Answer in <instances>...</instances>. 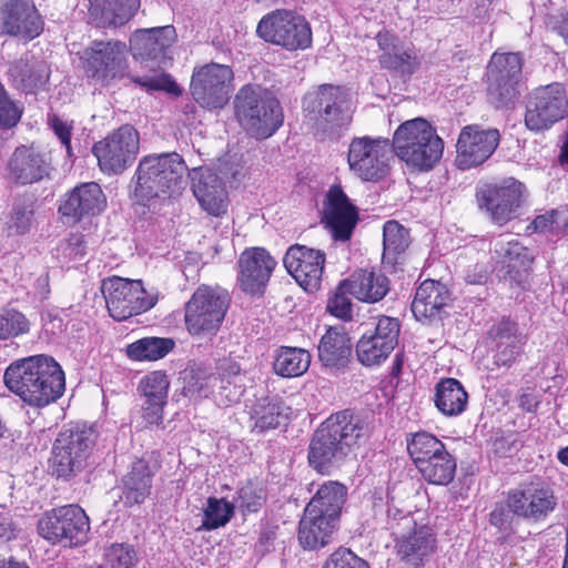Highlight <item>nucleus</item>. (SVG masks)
Wrapping results in <instances>:
<instances>
[{
    "label": "nucleus",
    "instance_id": "obj_1",
    "mask_svg": "<svg viewBox=\"0 0 568 568\" xmlns=\"http://www.w3.org/2000/svg\"><path fill=\"white\" fill-rule=\"evenodd\" d=\"M3 379L10 392L36 408L57 402L65 389L61 366L47 355L30 356L10 364Z\"/></svg>",
    "mask_w": 568,
    "mask_h": 568
},
{
    "label": "nucleus",
    "instance_id": "obj_2",
    "mask_svg": "<svg viewBox=\"0 0 568 568\" xmlns=\"http://www.w3.org/2000/svg\"><path fill=\"white\" fill-rule=\"evenodd\" d=\"M373 427L367 418L347 410L327 418L314 433L308 449V462L318 473L338 467L354 446L369 437Z\"/></svg>",
    "mask_w": 568,
    "mask_h": 568
},
{
    "label": "nucleus",
    "instance_id": "obj_3",
    "mask_svg": "<svg viewBox=\"0 0 568 568\" xmlns=\"http://www.w3.org/2000/svg\"><path fill=\"white\" fill-rule=\"evenodd\" d=\"M187 173V165L176 152L145 155L134 174V195L140 201L174 197L185 187Z\"/></svg>",
    "mask_w": 568,
    "mask_h": 568
},
{
    "label": "nucleus",
    "instance_id": "obj_4",
    "mask_svg": "<svg viewBox=\"0 0 568 568\" xmlns=\"http://www.w3.org/2000/svg\"><path fill=\"white\" fill-rule=\"evenodd\" d=\"M396 155L408 166L429 171L440 160L444 141L425 119L416 118L402 123L393 136Z\"/></svg>",
    "mask_w": 568,
    "mask_h": 568
},
{
    "label": "nucleus",
    "instance_id": "obj_5",
    "mask_svg": "<svg viewBox=\"0 0 568 568\" xmlns=\"http://www.w3.org/2000/svg\"><path fill=\"white\" fill-rule=\"evenodd\" d=\"M241 126L256 139H267L283 124L282 106L274 94L260 85H245L234 100Z\"/></svg>",
    "mask_w": 568,
    "mask_h": 568
},
{
    "label": "nucleus",
    "instance_id": "obj_6",
    "mask_svg": "<svg viewBox=\"0 0 568 568\" xmlns=\"http://www.w3.org/2000/svg\"><path fill=\"white\" fill-rule=\"evenodd\" d=\"M94 442L95 434L91 427L75 425L61 430L52 447V474L69 480L81 473Z\"/></svg>",
    "mask_w": 568,
    "mask_h": 568
},
{
    "label": "nucleus",
    "instance_id": "obj_7",
    "mask_svg": "<svg viewBox=\"0 0 568 568\" xmlns=\"http://www.w3.org/2000/svg\"><path fill=\"white\" fill-rule=\"evenodd\" d=\"M264 41L286 50H305L312 44V30L306 19L295 11L277 9L265 14L256 27Z\"/></svg>",
    "mask_w": 568,
    "mask_h": 568
},
{
    "label": "nucleus",
    "instance_id": "obj_8",
    "mask_svg": "<svg viewBox=\"0 0 568 568\" xmlns=\"http://www.w3.org/2000/svg\"><path fill=\"white\" fill-rule=\"evenodd\" d=\"M101 292L110 316L119 322L149 311L158 302V294L146 292L141 281L118 276L103 280Z\"/></svg>",
    "mask_w": 568,
    "mask_h": 568
},
{
    "label": "nucleus",
    "instance_id": "obj_9",
    "mask_svg": "<svg viewBox=\"0 0 568 568\" xmlns=\"http://www.w3.org/2000/svg\"><path fill=\"white\" fill-rule=\"evenodd\" d=\"M229 308L225 291L200 286L185 305V325L192 335L212 334L221 326Z\"/></svg>",
    "mask_w": 568,
    "mask_h": 568
},
{
    "label": "nucleus",
    "instance_id": "obj_10",
    "mask_svg": "<svg viewBox=\"0 0 568 568\" xmlns=\"http://www.w3.org/2000/svg\"><path fill=\"white\" fill-rule=\"evenodd\" d=\"M81 59L87 77L108 85L126 72V44L119 40H94L83 50Z\"/></svg>",
    "mask_w": 568,
    "mask_h": 568
},
{
    "label": "nucleus",
    "instance_id": "obj_11",
    "mask_svg": "<svg viewBox=\"0 0 568 568\" xmlns=\"http://www.w3.org/2000/svg\"><path fill=\"white\" fill-rule=\"evenodd\" d=\"M140 150L139 132L130 124L120 126L93 145L102 172L120 174L133 164Z\"/></svg>",
    "mask_w": 568,
    "mask_h": 568
},
{
    "label": "nucleus",
    "instance_id": "obj_12",
    "mask_svg": "<svg viewBox=\"0 0 568 568\" xmlns=\"http://www.w3.org/2000/svg\"><path fill=\"white\" fill-rule=\"evenodd\" d=\"M487 92L496 108L513 103L519 95L523 58L519 53L495 52L487 67Z\"/></svg>",
    "mask_w": 568,
    "mask_h": 568
},
{
    "label": "nucleus",
    "instance_id": "obj_13",
    "mask_svg": "<svg viewBox=\"0 0 568 568\" xmlns=\"http://www.w3.org/2000/svg\"><path fill=\"white\" fill-rule=\"evenodd\" d=\"M38 530L51 544L79 546L88 538L89 518L81 507L67 505L47 513L39 520Z\"/></svg>",
    "mask_w": 568,
    "mask_h": 568
},
{
    "label": "nucleus",
    "instance_id": "obj_14",
    "mask_svg": "<svg viewBox=\"0 0 568 568\" xmlns=\"http://www.w3.org/2000/svg\"><path fill=\"white\" fill-rule=\"evenodd\" d=\"M568 112L567 92L560 83L536 88L528 94L525 124L530 131H544L561 121Z\"/></svg>",
    "mask_w": 568,
    "mask_h": 568
},
{
    "label": "nucleus",
    "instance_id": "obj_15",
    "mask_svg": "<svg viewBox=\"0 0 568 568\" xmlns=\"http://www.w3.org/2000/svg\"><path fill=\"white\" fill-rule=\"evenodd\" d=\"M390 152L388 139L354 138L347 153L349 170L363 181H378L388 172Z\"/></svg>",
    "mask_w": 568,
    "mask_h": 568
},
{
    "label": "nucleus",
    "instance_id": "obj_16",
    "mask_svg": "<svg viewBox=\"0 0 568 568\" xmlns=\"http://www.w3.org/2000/svg\"><path fill=\"white\" fill-rule=\"evenodd\" d=\"M234 73L226 64L209 63L194 70L191 80V94L202 108H223L233 91Z\"/></svg>",
    "mask_w": 568,
    "mask_h": 568
},
{
    "label": "nucleus",
    "instance_id": "obj_17",
    "mask_svg": "<svg viewBox=\"0 0 568 568\" xmlns=\"http://www.w3.org/2000/svg\"><path fill=\"white\" fill-rule=\"evenodd\" d=\"M399 332L397 318L386 315L375 318L356 344L358 361L367 367L379 366L397 346Z\"/></svg>",
    "mask_w": 568,
    "mask_h": 568
},
{
    "label": "nucleus",
    "instance_id": "obj_18",
    "mask_svg": "<svg viewBox=\"0 0 568 568\" xmlns=\"http://www.w3.org/2000/svg\"><path fill=\"white\" fill-rule=\"evenodd\" d=\"M43 20L31 0L0 1V32L24 42L39 37Z\"/></svg>",
    "mask_w": 568,
    "mask_h": 568
},
{
    "label": "nucleus",
    "instance_id": "obj_19",
    "mask_svg": "<svg viewBox=\"0 0 568 568\" xmlns=\"http://www.w3.org/2000/svg\"><path fill=\"white\" fill-rule=\"evenodd\" d=\"M283 263L286 271L306 292L320 288L325 264L324 252L294 244L286 251Z\"/></svg>",
    "mask_w": 568,
    "mask_h": 568
},
{
    "label": "nucleus",
    "instance_id": "obj_20",
    "mask_svg": "<svg viewBox=\"0 0 568 568\" xmlns=\"http://www.w3.org/2000/svg\"><path fill=\"white\" fill-rule=\"evenodd\" d=\"M499 138L496 129L480 130L478 125L465 126L456 144V165L460 170H468L483 164L498 146Z\"/></svg>",
    "mask_w": 568,
    "mask_h": 568
},
{
    "label": "nucleus",
    "instance_id": "obj_21",
    "mask_svg": "<svg viewBox=\"0 0 568 568\" xmlns=\"http://www.w3.org/2000/svg\"><path fill=\"white\" fill-rule=\"evenodd\" d=\"M347 103V92L342 87L322 84L310 91L303 101L306 116L320 126L337 125Z\"/></svg>",
    "mask_w": 568,
    "mask_h": 568
},
{
    "label": "nucleus",
    "instance_id": "obj_22",
    "mask_svg": "<svg viewBox=\"0 0 568 568\" xmlns=\"http://www.w3.org/2000/svg\"><path fill=\"white\" fill-rule=\"evenodd\" d=\"M554 493L540 485L528 484L508 493L507 507L513 515L530 521L544 520L556 507Z\"/></svg>",
    "mask_w": 568,
    "mask_h": 568
},
{
    "label": "nucleus",
    "instance_id": "obj_23",
    "mask_svg": "<svg viewBox=\"0 0 568 568\" xmlns=\"http://www.w3.org/2000/svg\"><path fill=\"white\" fill-rule=\"evenodd\" d=\"M52 169L50 152L34 144L18 146L8 162L9 178L22 185L48 178Z\"/></svg>",
    "mask_w": 568,
    "mask_h": 568
},
{
    "label": "nucleus",
    "instance_id": "obj_24",
    "mask_svg": "<svg viewBox=\"0 0 568 568\" xmlns=\"http://www.w3.org/2000/svg\"><path fill=\"white\" fill-rule=\"evenodd\" d=\"M525 185L510 178L500 185L487 186L480 192L479 205L485 207L493 222L504 225L520 206Z\"/></svg>",
    "mask_w": 568,
    "mask_h": 568
},
{
    "label": "nucleus",
    "instance_id": "obj_25",
    "mask_svg": "<svg viewBox=\"0 0 568 568\" xmlns=\"http://www.w3.org/2000/svg\"><path fill=\"white\" fill-rule=\"evenodd\" d=\"M276 261L263 247L246 248L239 258V285L248 294H262Z\"/></svg>",
    "mask_w": 568,
    "mask_h": 568
},
{
    "label": "nucleus",
    "instance_id": "obj_26",
    "mask_svg": "<svg viewBox=\"0 0 568 568\" xmlns=\"http://www.w3.org/2000/svg\"><path fill=\"white\" fill-rule=\"evenodd\" d=\"M371 515L366 524L374 530L388 531L394 539L415 527V519L409 511L397 507L393 498L375 491L369 500Z\"/></svg>",
    "mask_w": 568,
    "mask_h": 568
},
{
    "label": "nucleus",
    "instance_id": "obj_27",
    "mask_svg": "<svg viewBox=\"0 0 568 568\" xmlns=\"http://www.w3.org/2000/svg\"><path fill=\"white\" fill-rule=\"evenodd\" d=\"M106 207V196L95 182L73 187L62 200L59 212L73 223L99 215Z\"/></svg>",
    "mask_w": 568,
    "mask_h": 568
},
{
    "label": "nucleus",
    "instance_id": "obj_28",
    "mask_svg": "<svg viewBox=\"0 0 568 568\" xmlns=\"http://www.w3.org/2000/svg\"><path fill=\"white\" fill-rule=\"evenodd\" d=\"M326 220L335 240L346 241L351 237L358 215L341 186L334 185L327 193Z\"/></svg>",
    "mask_w": 568,
    "mask_h": 568
},
{
    "label": "nucleus",
    "instance_id": "obj_29",
    "mask_svg": "<svg viewBox=\"0 0 568 568\" xmlns=\"http://www.w3.org/2000/svg\"><path fill=\"white\" fill-rule=\"evenodd\" d=\"M174 39L175 29L165 26L135 31L130 39V45L135 58L161 62Z\"/></svg>",
    "mask_w": 568,
    "mask_h": 568
},
{
    "label": "nucleus",
    "instance_id": "obj_30",
    "mask_svg": "<svg viewBox=\"0 0 568 568\" xmlns=\"http://www.w3.org/2000/svg\"><path fill=\"white\" fill-rule=\"evenodd\" d=\"M8 77L16 89L32 93L45 85L50 71L42 59L27 53L10 64Z\"/></svg>",
    "mask_w": 568,
    "mask_h": 568
},
{
    "label": "nucleus",
    "instance_id": "obj_31",
    "mask_svg": "<svg viewBox=\"0 0 568 568\" xmlns=\"http://www.w3.org/2000/svg\"><path fill=\"white\" fill-rule=\"evenodd\" d=\"M394 540L400 559L413 566L420 565L436 549L433 529L426 525L417 526L416 523L414 529L398 535Z\"/></svg>",
    "mask_w": 568,
    "mask_h": 568
},
{
    "label": "nucleus",
    "instance_id": "obj_32",
    "mask_svg": "<svg viewBox=\"0 0 568 568\" xmlns=\"http://www.w3.org/2000/svg\"><path fill=\"white\" fill-rule=\"evenodd\" d=\"M343 287L361 302L376 303L388 293L389 281L379 272L359 270L343 281Z\"/></svg>",
    "mask_w": 568,
    "mask_h": 568
},
{
    "label": "nucleus",
    "instance_id": "obj_33",
    "mask_svg": "<svg viewBox=\"0 0 568 568\" xmlns=\"http://www.w3.org/2000/svg\"><path fill=\"white\" fill-rule=\"evenodd\" d=\"M337 521L322 513H312L305 508L300 520L298 541L304 549H318L326 546L337 526Z\"/></svg>",
    "mask_w": 568,
    "mask_h": 568
},
{
    "label": "nucleus",
    "instance_id": "obj_34",
    "mask_svg": "<svg viewBox=\"0 0 568 568\" xmlns=\"http://www.w3.org/2000/svg\"><path fill=\"white\" fill-rule=\"evenodd\" d=\"M89 14L97 27L126 23L139 10L140 0H89Z\"/></svg>",
    "mask_w": 568,
    "mask_h": 568
},
{
    "label": "nucleus",
    "instance_id": "obj_35",
    "mask_svg": "<svg viewBox=\"0 0 568 568\" xmlns=\"http://www.w3.org/2000/svg\"><path fill=\"white\" fill-rule=\"evenodd\" d=\"M449 301L450 293L445 284L426 280L416 290L412 312L418 320L433 318L448 305Z\"/></svg>",
    "mask_w": 568,
    "mask_h": 568
},
{
    "label": "nucleus",
    "instance_id": "obj_36",
    "mask_svg": "<svg viewBox=\"0 0 568 568\" xmlns=\"http://www.w3.org/2000/svg\"><path fill=\"white\" fill-rule=\"evenodd\" d=\"M152 477L153 474L145 460L139 459L133 463L131 470L122 478L120 499L124 506L140 505L149 497Z\"/></svg>",
    "mask_w": 568,
    "mask_h": 568
},
{
    "label": "nucleus",
    "instance_id": "obj_37",
    "mask_svg": "<svg viewBox=\"0 0 568 568\" xmlns=\"http://www.w3.org/2000/svg\"><path fill=\"white\" fill-rule=\"evenodd\" d=\"M290 414L291 408L278 396L257 398L250 412L251 419L254 422V429L261 433L284 425Z\"/></svg>",
    "mask_w": 568,
    "mask_h": 568
},
{
    "label": "nucleus",
    "instance_id": "obj_38",
    "mask_svg": "<svg viewBox=\"0 0 568 568\" xmlns=\"http://www.w3.org/2000/svg\"><path fill=\"white\" fill-rule=\"evenodd\" d=\"M434 404L447 417L462 415L468 405V393L456 378H443L435 386Z\"/></svg>",
    "mask_w": 568,
    "mask_h": 568
},
{
    "label": "nucleus",
    "instance_id": "obj_39",
    "mask_svg": "<svg viewBox=\"0 0 568 568\" xmlns=\"http://www.w3.org/2000/svg\"><path fill=\"white\" fill-rule=\"evenodd\" d=\"M351 352V339L344 329L338 327L327 329L318 344V357L326 367H344Z\"/></svg>",
    "mask_w": 568,
    "mask_h": 568
},
{
    "label": "nucleus",
    "instance_id": "obj_40",
    "mask_svg": "<svg viewBox=\"0 0 568 568\" xmlns=\"http://www.w3.org/2000/svg\"><path fill=\"white\" fill-rule=\"evenodd\" d=\"M495 253L499 257L498 263L501 270L515 281L521 278V274L527 272L532 261L529 251L517 241L507 243L497 241Z\"/></svg>",
    "mask_w": 568,
    "mask_h": 568
},
{
    "label": "nucleus",
    "instance_id": "obj_41",
    "mask_svg": "<svg viewBox=\"0 0 568 568\" xmlns=\"http://www.w3.org/2000/svg\"><path fill=\"white\" fill-rule=\"evenodd\" d=\"M346 494L344 485L337 481L324 483L305 508L310 509V514L317 511L338 520Z\"/></svg>",
    "mask_w": 568,
    "mask_h": 568
},
{
    "label": "nucleus",
    "instance_id": "obj_42",
    "mask_svg": "<svg viewBox=\"0 0 568 568\" xmlns=\"http://www.w3.org/2000/svg\"><path fill=\"white\" fill-rule=\"evenodd\" d=\"M410 244V236L397 221H387L383 226V264L394 267Z\"/></svg>",
    "mask_w": 568,
    "mask_h": 568
},
{
    "label": "nucleus",
    "instance_id": "obj_43",
    "mask_svg": "<svg viewBox=\"0 0 568 568\" xmlns=\"http://www.w3.org/2000/svg\"><path fill=\"white\" fill-rule=\"evenodd\" d=\"M311 354L298 347L282 346L275 355L273 368L282 377L302 376L310 367Z\"/></svg>",
    "mask_w": 568,
    "mask_h": 568
},
{
    "label": "nucleus",
    "instance_id": "obj_44",
    "mask_svg": "<svg viewBox=\"0 0 568 568\" xmlns=\"http://www.w3.org/2000/svg\"><path fill=\"white\" fill-rule=\"evenodd\" d=\"M417 468L428 483L448 485L455 477L456 460L447 449H444Z\"/></svg>",
    "mask_w": 568,
    "mask_h": 568
},
{
    "label": "nucleus",
    "instance_id": "obj_45",
    "mask_svg": "<svg viewBox=\"0 0 568 568\" xmlns=\"http://www.w3.org/2000/svg\"><path fill=\"white\" fill-rule=\"evenodd\" d=\"M174 347L171 338L144 337L128 346L126 354L134 361H156Z\"/></svg>",
    "mask_w": 568,
    "mask_h": 568
},
{
    "label": "nucleus",
    "instance_id": "obj_46",
    "mask_svg": "<svg viewBox=\"0 0 568 568\" xmlns=\"http://www.w3.org/2000/svg\"><path fill=\"white\" fill-rule=\"evenodd\" d=\"M446 449L445 445L434 435L419 432L407 442V450L416 467Z\"/></svg>",
    "mask_w": 568,
    "mask_h": 568
},
{
    "label": "nucleus",
    "instance_id": "obj_47",
    "mask_svg": "<svg viewBox=\"0 0 568 568\" xmlns=\"http://www.w3.org/2000/svg\"><path fill=\"white\" fill-rule=\"evenodd\" d=\"M383 68L395 70L402 74H413L419 67V60L412 49L394 47L392 52H384L379 57Z\"/></svg>",
    "mask_w": 568,
    "mask_h": 568
},
{
    "label": "nucleus",
    "instance_id": "obj_48",
    "mask_svg": "<svg viewBox=\"0 0 568 568\" xmlns=\"http://www.w3.org/2000/svg\"><path fill=\"white\" fill-rule=\"evenodd\" d=\"M234 513V504L224 498L210 497L204 509V519L200 527L203 530H213L225 526Z\"/></svg>",
    "mask_w": 568,
    "mask_h": 568
},
{
    "label": "nucleus",
    "instance_id": "obj_49",
    "mask_svg": "<svg viewBox=\"0 0 568 568\" xmlns=\"http://www.w3.org/2000/svg\"><path fill=\"white\" fill-rule=\"evenodd\" d=\"M227 369L230 373L227 377L223 375L219 378H213L215 383L219 382V389L215 396L220 404L225 406L236 403L243 394V387L237 383L240 379L239 365L235 363H227Z\"/></svg>",
    "mask_w": 568,
    "mask_h": 568
},
{
    "label": "nucleus",
    "instance_id": "obj_50",
    "mask_svg": "<svg viewBox=\"0 0 568 568\" xmlns=\"http://www.w3.org/2000/svg\"><path fill=\"white\" fill-rule=\"evenodd\" d=\"M169 387L168 376L161 371L146 374L139 384V389L146 400H166Z\"/></svg>",
    "mask_w": 568,
    "mask_h": 568
},
{
    "label": "nucleus",
    "instance_id": "obj_51",
    "mask_svg": "<svg viewBox=\"0 0 568 568\" xmlns=\"http://www.w3.org/2000/svg\"><path fill=\"white\" fill-rule=\"evenodd\" d=\"M29 331V321L13 308L0 310V339H7Z\"/></svg>",
    "mask_w": 568,
    "mask_h": 568
},
{
    "label": "nucleus",
    "instance_id": "obj_52",
    "mask_svg": "<svg viewBox=\"0 0 568 568\" xmlns=\"http://www.w3.org/2000/svg\"><path fill=\"white\" fill-rule=\"evenodd\" d=\"M196 199L202 209L211 215L220 216L226 212L227 193L223 185L211 187L209 191L197 186Z\"/></svg>",
    "mask_w": 568,
    "mask_h": 568
},
{
    "label": "nucleus",
    "instance_id": "obj_53",
    "mask_svg": "<svg viewBox=\"0 0 568 568\" xmlns=\"http://www.w3.org/2000/svg\"><path fill=\"white\" fill-rule=\"evenodd\" d=\"M132 81L148 91L161 90L173 95H180L182 93V89L175 83L171 75L164 72L133 77Z\"/></svg>",
    "mask_w": 568,
    "mask_h": 568
},
{
    "label": "nucleus",
    "instance_id": "obj_54",
    "mask_svg": "<svg viewBox=\"0 0 568 568\" xmlns=\"http://www.w3.org/2000/svg\"><path fill=\"white\" fill-rule=\"evenodd\" d=\"M135 551L122 544L112 545L105 552L104 564L99 568H134Z\"/></svg>",
    "mask_w": 568,
    "mask_h": 568
},
{
    "label": "nucleus",
    "instance_id": "obj_55",
    "mask_svg": "<svg viewBox=\"0 0 568 568\" xmlns=\"http://www.w3.org/2000/svg\"><path fill=\"white\" fill-rule=\"evenodd\" d=\"M266 495L264 489L251 481L243 485L237 490V505L248 513L257 511L265 503Z\"/></svg>",
    "mask_w": 568,
    "mask_h": 568
},
{
    "label": "nucleus",
    "instance_id": "obj_56",
    "mask_svg": "<svg viewBox=\"0 0 568 568\" xmlns=\"http://www.w3.org/2000/svg\"><path fill=\"white\" fill-rule=\"evenodd\" d=\"M347 294H349L348 290L343 287L342 281L326 305L329 314L343 321H351L353 317V304Z\"/></svg>",
    "mask_w": 568,
    "mask_h": 568
},
{
    "label": "nucleus",
    "instance_id": "obj_57",
    "mask_svg": "<svg viewBox=\"0 0 568 568\" xmlns=\"http://www.w3.org/2000/svg\"><path fill=\"white\" fill-rule=\"evenodd\" d=\"M22 106L14 102L0 82V129H10L20 121Z\"/></svg>",
    "mask_w": 568,
    "mask_h": 568
},
{
    "label": "nucleus",
    "instance_id": "obj_58",
    "mask_svg": "<svg viewBox=\"0 0 568 568\" xmlns=\"http://www.w3.org/2000/svg\"><path fill=\"white\" fill-rule=\"evenodd\" d=\"M489 335L496 344L525 343V336L519 333L518 325L509 318H503L493 325Z\"/></svg>",
    "mask_w": 568,
    "mask_h": 568
},
{
    "label": "nucleus",
    "instance_id": "obj_59",
    "mask_svg": "<svg viewBox=\"0 0 568 568\" xmlns=\"http://www.w3.org/2000/svg\"><path fill=\"white\" fill-rule=\"evenodd\" d=\"M322 568H369L367 562L347 548H338L326 559Z\"/></svg>",
    "mask_w": 568,
    "mask_h": 568
},
{
    "label": "nucleus",
    "instance_id": "obj_60",
    "mask_svg": "<svg viewBox=\"0 0 568 568\" xmlns=\"http://www.w3.org/2000/svg\"><path fill=\"white\" fill-rule=\"evenodd\" d=\"M525 343H507L496 344V351L493 356V366L488 367L490 371L499 368H509L516 362L521 353Z\"/></svg>",
    "mask_w": 568,
    "mask_h": 568
},
{
    "label": "nucleus",
    "instance_id": "obj_61",
    "mask_svg": "<svg viewBox=\"0 0 568 568\" xmlns=\"http://www.w3.org/2000/svg\"><path fill=\"white\" fill-rule=\"evenodd\" d=\"M560 217L561 212L558 210H551L544 214L537 215L531 223L527 226L526 231L528 233H544L547 231H555L557 234L561 233L560 231Z\"/></svg>",
    "mask_w": 568,
    "mask_h": 568
},
{
    "label": "nucleus",
    "instance_id": "obj_62",
    "mask_svg": "<svg viewBox=\"0 0 568 568\" xmlns=\"http://www.w3.org/2000/svg\"><path fill=\"white\" fill-rule=\"evenodd\" d=\"M33 211L28 204H16L10 214L8 226L17 234L26 233L32 222Z\"/></svg>",
    "mask_w": 568,
    "mask_h": 568
},
{
    "label": "nucleus",
    "instance_id": "obj_63",
    "mask_svg": "<svg viewBox=\"0 0 568 568\" xmlns=\"http://www.w3.org/2000/svg\"><path fill=\"white\" fill-rule=\"evenodd\" d=\"M191 178L192 190L194 196L196 197L197 186H202V189L209 191L211 187H217L222 184L220 178L209 168H197L189 171L187 173Z\"/></svg>",
    "mask_w": 568,
    "mask_h": 568
},
{
    "label": "nucleus",
    "instance_id": "obj_64",
    "mask_svg": "<svg viewBox=\"0 0 568 568\" xmlns=\"http://www.w3.org/2000/svg\"><path fill=\"white\" fill-rule=\"evenodd\" d=\"M58 254L67 261H79L85 255V246L81 235L74 234L60 243Z\"/></svg>",
    "mask_w": 568,
    "mask_h": 568
}]
</instances>
